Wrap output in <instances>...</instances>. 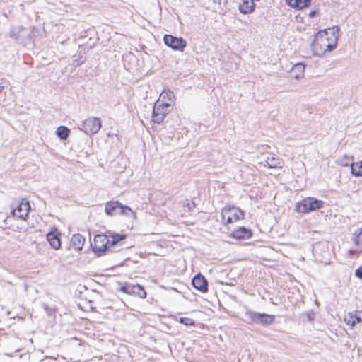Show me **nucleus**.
I'll return each mask as SVG.
<instances>
[{
    "mask_svg": "<svg viewBox=\"0 0 362 362\" xmlns=\"http://www.w3.org/2000/svg\"><path fill=\"white\" fill-rule=\"evenodd\" d=\"M221 223L226 226L234 223L245 218L244 212L234 206H227L221 210Z\"/></svg>",
    "mask_w": 362,
    "mask_h": 362,
    "instance_id": "2",
    "label": "nucleus"
},
{
    "mask_svg": "<svg viewBox=\"0 0 362 362\" xmlns=\"http://www.w3.org/2000/svg\"><path fill=\"white\" fill-rule=\"evenodd\" d=\"M179 322L185 325L191 326L194 324V321L188 317H180Z\"/></svg>",
    "mask_w": 362,
    "mask_h": 362,
    "instance_id": "27",
    "label": "nucleus"
},
{
    "mask_svg": "<svg viewBox=\"0 0 362 362\" xmlns=\"http://www.w3.org/2000/svg\"><path fill=\"white\" fill-rule=\"evenodd\" d=\"M355 275L358 278L362 279V266L358 268L355 272Z\"/></svg>",
    "mask_w": 362,
    "mask_h": 362,
    "instance_id": "30",
    "label": "nucleus"
},
{
    "mask_svg": "<svg viewBox=\"0 0 362 362\" xmlns=\"http://www.w3.org/2000/svg\"><path fill=\"white\" fill-rule=\"evenodd\" d=\"M119 214L124 216H131L132 220L136 221L137 219V216L136 213L129 206L122 205L121 210L119 211Z\"/></svg>",
    "mask_w": 362,
    "mask_h": 362,
    "instance_id": "23",
    "label": "nucleus"
},
{
    "mask_svg": "<svg viewBox=\"0 0 362 362\" xmlns=\"http://www.w3.org/2000/svg\"><path fill=\"white\" fill-rule=\"evenodd\" d=\"M255 4L253 0H241L239 3L238 9L243 14L247 15L255 11Z\"/></svg>",
    "mask_w": 362,
    "mask_h": 362,
    "instance_id": "15",
    "label": "nucleus"
},
{
    "mask_svg": "<svg viewBox=\"0 0 362 362\" xmlns=\"http://www.w3.org/2000/svg\"><path fill=\"white\" fill-rule=\"evenodd\" d=\"M110 240L105 235H97L91 244L92 250L98 256L103 255L108 249Z\"/></svg>",
    "mask_w": 362,
    "mask_h": 362,
    "instance_id": "4",
    "label": "nucleus"
},
{
    "mask_svg": "<svg viewBox=\"0 0 362 362\" xmlns=\"http://www.w3.org/2000/svg\"><path fill=\"white\" fill-rule=\"evenodd\" d=\"M85 238L80 234H74L71 238V245L76 251H81L84 245Z\"/></svg>",
    "mask_w": 362,
    "mask_h": 362,
    "instance_id": "19",
    "label": "nucleus"
},
{
    "mask_svg": "<svg viewBox=\"0 0 362 362\" xmlns=\"http://www.w3.org/2000/svg\"><path fill=\"white\" fill-rule=\"evenodd\" d=\"M193 286L200 291L201 292L205 293L207 291V282L205 278L200 274L197 275L194 277L192 282Z\"/></svg>",
    "mask_w": 362,
    "mask_h": 362,
    "instance_id": "17",
    "label": "nucleus"
},
{
    "mask_svg": "<svg viewBox=\"0 0 362 362\" xmlns=\"http://www.w3.org/2000/svg\"><path fill=\"white\" fill-rule=\"evenodd\" d=\"M126 238V235L124 234H112L111 235V240L110 243L111 245H115L119 241L123 240Z\"/></svg>",
    "mask_w": 362,
    "mask_h": 362,
    "instance_id": "26",
    "label": "nucleus"
},
{
    "mask_svg": "<svg viewBox=\"0 0 362 362\" xmlns=\"http://www.w3.org/2000/svg\"><path fill=\"white\" fill-rule=\"evenodd\" d=\"M171 110L172 108L163 105V103L159 104L158 102H156L152 113L153 122L158 124L161 123Z\"/></svg>",
    "mask_w": 362,
    "mask_h": 362,
    "instance_id": "5",
    "label": "nucleus"
},
{
    "mask_svg": "<svg viewBox=\"0 0 362 362\" xmlns=\"http://www.w3.org/2000/svg\"><path fill=\"white\" fill-rule=\"evenodd\" d=\"M69 133L70 130L64 126H60L56 130L57 136L62 140L66 139Z\"/></svg>",
    "mask_w": 362,
    "mask_h": 362,
    "instance_id": "22",
    "label": "nucleus"
},
{
    "mask_svg": "<svg viewBox=\"0 0 362 362\" xmlns=\"http://www.w3.org/2000/svg\"><path fill=\"white\" fill-rule=\"evenodd\" d=\"M319 13L318 11L317 10H313L312 11H310L309 13H308V17L309 18H314L316 16H317Z\"/></svg>",
    "mask_w": 362,
    "mask_h": 362,
    "instance_id": "31",
    "label": "nucleus"
},
{
    "mask_svg": "<svg viewBox=\"0 0 362 362\" xmlns=\"http://www.w3.org/2000/svg\"><path fill=\"white\" fill-rule=\"evenodd\" d=\"M175 100L174 93L170 90H164L156 100L159 104L163 103L166 106L173 108Z\"/></svg>",
    "mask_w": 362,
    "mask_h": 362,
    "instance_id": "12",
    "label": "nucleus"
},
{
    "mask_svg": "<svg viewBox=\"0 0 362 362\" xmlns=\"http://www.w3.org/2000/svg\"><path fill=\"white\" fill-rule=\"evenodd\" d=\"M212 1L214 4H217L219 6H225L228 3V0H212Z\"/></svg>",
    "mask_w": 362,
    "mask_h": 362,
    "instance_id": "28",
    "label": "nucleus"
},
{
    "mask_svg": "<svg viewBox=\"0 0 362 362\" xmlns=\"http://www.w3.org/2000/svg\"><path fill=\"white\" fill-rule=\"evenodd\" d=\"M354 160V157L351 156H349L347 154L343 155L341 158L338 160V163L341 165V166H348L351 161Z\"/></svg>",
    "mask_w": 362,
    "mask_h": 362,
    "instance_id": "24",
    "label": "nucleus"
},
{
    "mask_svg": "<svg viewBox=\"0 0 362 362\" xmlns=\"http://www.w3.org/2000/svg\"><path fill=\"white\" fill-rule=\"evenodd\" d=\"M30 209V203L26 199H23L16 206H13L12 214L13 217L21 220H25Z\"/></svg>",
    "mask_w": 362,
    "mask_h": 362,
    "instance_id": "6",
    "label": "nucleus"
},
{
    "mask_svg": "<svg viewBox=\"0 0 362 362\" xmlns=\"http://www.w3.org/2000/svg\"><path fill=\"white\" fill-rule=\"evenodd\" d=\"M351 173L354 177H362V161L351 163L350 164Z\"/></svg>",
    "mask_w": 362,
    "mask_h": 362,
    "instance_id": "20",
    "label": "nucleus"
},
{
    "mask_svg": "<svg viewBox=\"0 0 362 362\" xmlns=\"http://www.w3.org/2000/svg\"><path fill=\"white\" fill-rule=\"evenodd\" d=\"M338 27L318 31L312 42V52L315 57H324L337 48L339 40Z\"/></svg>",
    "mask_w": 362,
    "mask_h": 362,
    "instance_id": "1",
    "label": "nucleus"
},
{
    "mask_svg": "<svg viewBox=\"0 0 362 362\" xmlns=\"http://www.w3.org/2000/svg\"><path fill=\"white\" fill-rule=\"evenodd\" d=\"M122 206V204L117 201L109 202L105 205V211L108 216L119 214Z\"/></svg>",
    "mask_w": 362,
    "mask_h": 362,
    "instance_id": "16",
    "label": "nucleus"
},
{
    "mask_svg": "<svg viewBox=\"0 0 362 362\" xmlns=\"http://www.w3.org/2000/svg\"><path fill=\"white\" fill-rule=\"evenodd\" d=\"M285 2L288 6L296 11H302L310 6L312 0H285Z\"/></svg>",
    "mask_w": 362,
    "mask_h": 362,
    "instance_id": "13",
    "label": "nucleus"
},
{
    "mask_svg": "<svg viewBox=\"0 0 362 362\" xmlns=\"http://www.w3.org/2000/svg\"><path fill=\"white\" fill-rule=\"evenodd\" d=\"M322 205V200L314 197H306L296 204L295 210L298 213L308 214L320 209Z\"/></svg>",
    "mask_w": 362,
    "mask_h": 362,
    "instance_id": "3",
    "label": "nucleus"
},
{
    "mask_svg": "<svg viewBox=\"0 0 362 362\" xmlns=\"http://www.w3.org/2000/svg\"><path fill=\"white\" fill-rule=\"evenodd\" d=\"M101 127V122L97 117L88 118L83 124V131L88 134L97 133Z\"/></svg>",
    "mask_w": 362,
    "mask_h": 362,
    "instance_id": "9",
    "label": "nucleus"
},
{
    "mask_svg": "<svg viewBox=\"0 0 362 362\" xmlns=\"http://www.w3.org/2000/svg\"><path fill=\"white\" fill-rule=\"evenodd\" d=\"M3 88H4V86L0 83V93L1 92Z\"/></svg>",
    "mask_w": 362,
    "mask_h": 362,
    "instance_id": "32",
    "label": "nucleus"
},
{
    "mask_svg": "<svg viewBox=\"0 0 362 362\" xmlns=\"http://www.w3.org/2000/svg\"><path fill=\"white\" fill-rule=\"evenodd\" d=\"M354 242L357 245H362V228L359 234L355 238Z\"/></svg>",
    "mask_w": 362,
    "mask_h": 362,
    "instance_id": "29",
    "label": "nucleus"
},
{
    "mask_svg": "<svg viewBox=\"0 0 362 362\" xmlns=\"http://www.w3.org/2000/svg\"><path fill=\"white\" fill-rule=\"evenodd\" d=\"M280 160L274 157L267 158L266 160V165H267L269 168H277L280 166Z\"/></svg>",
    "mask_w": 362,
    "mask_h": 362,
    "instance_id": "25",
    "label": "nucleus"
},
{
    "mask_svg": "<svg viewBox=\"0 0 362 362\" xmlns=\"http://www.w3.org/2000/svg\"><path fill=\"white\" fill-rule=\"evenodd\" d=\"M232 237L237 240H247L252 235V231L245 227H240L232 233Z\"/></svg>",
    "mask_w": 362,
    "mask_h": 362,
    "instance_id": "14",
    "label": "nucleus"
},
{
    "mask_svg": "<svg viewBox=\"0 0 362 362\" xmlns=\"http://www.w3.org/2000/svg\"><path fill=\"white\" fill-rule=\"evenodd\" d=\"M305 66L302 63H297L293 66L291 69V77L296 79L300 80L304 77Z\"/></svg>",
    "mask_w": 362,
    "mask_h": 362,
    "instance_id": "18",
    "label": "nucleus"
},
{
    "mask_svg": "<svg viewBox=\"0 0 362 362\" xmlns=\"http://www.w3.org/2000/svg\"><path fill=\"white\" fill-rule=\"evenodd\" d=\"M344 321L348 325H350L353 327L357 323H359L361 320V317H358L356 314L349 313L347 315L345 316Z\"/></svg>",
    "mask_w": 362,
    "mask_h": 362,
    "instance_id": "21",
    "label": "nucleus"
},
{
    "mask_svg": "<svg viewBox=\"0 0 362 362\" xmlns=\"http://www.w3.org/2000/svg\"><path fill=\"white\" fill-rule=\"evenodd\" d=\"M120 291L129 295H136L141 298H145L146 297V292L144 288L139 284L124 285L120 288Z\"/></svg>",
    "mask_w": 362,
    "mask_h": 362,
    "instance_id": "10",
    "label": "nucleus"
},
{
    "mask_svg": "<svg viewBox=\"0 0 362 362\" xmlns=\"http://www.w3.org/2000/svg\"><path fill=\"white\" fill-rule=\"evenodd\" d=\"M60 233L56 228H52L50 231L47 234L46 238L49 242L50 246L55 250L61 248Z\"/></svg>",
    "mask_w": 362,
    "mask_h": 362,
    "instance_id": "11",
    "label": "nucleus"
},
{
    "mask_svg": "<svg viewBox=\"0 0 362 362\" xmlns=\"http://www.w3.org/2000/svg\"><path fill=\"white\" fill-rule=\"evenodd\" d=\"M163 40L168 47L175 50L182 51L187 45L186 41L183 38L174 37L170 35H165Z\"/></svg>",
    "mask_w": 362,
    "mask_h": 362,
    "instance_id": "7",
    "label": "nucleus"
},
{
    "mask_svg": "<svg viewBox=\"0 0 362 362\" xmlns=\"http://www.w3.org/2000/svg\"><path fill=\"white\" fill-rule=\"evenodd\" d=\"M246 314L250 319L255 323L267 325L274 321V316L265 313H259L253 311H247Z\"/></svg>",
    "mask_w": 362,
    "mask_h": 362,
    "instance_id": "8",
    "label": "nucleus"
}]
</instances>
